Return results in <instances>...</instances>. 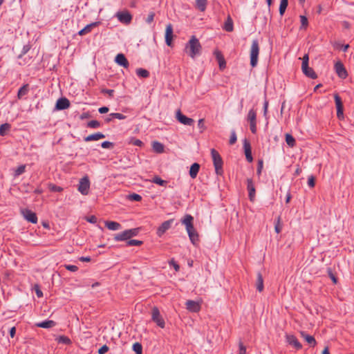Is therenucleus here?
I'll return each instance as SVG.
<instances>
[{
    "mask_svg": "<svg viewBox=\"0 0 354 354\" xmlns=\"http://www.w3.org/2000/svg\"><path fill=\"white\" fill-rule=\"evenodd\" d=\"M202 46L198 39L194 36H192L191 39L186 44L185 51L192 58H195L196 56L199 55L201 53Z\"/></svg>",
    "mask_w": 354,
    "mask_h": 354,
    "instance_id": "1",
    "label": "nucleus"
},
{
    "mask_svg": "<svg viewBox=\"0 0 354 354\" xmlns=\"http://www.w3.org/2000/svg\"><path fill=\"white\" fill-rule=\"evenodd\" d=\"M211 156L213 164L215 168V172L217 175L221 176L223 174V161L219 153L214 149H211Z\"/></svg>",
    "mask_w": 354,
    "mask_h": 354,
    "instance_id": "2",
    "label": "nucleus"
},
{
    "mask_svg": "<svg viewBox=\"0 0 354 354\" xmlns=\"http://www.w3.org/2000/svg\"><path fill=\"white\" fill-rule=\"evenodd\" d=\"M259 54V45L257 39L252 42L250 48V65L252 68L257 66L258 64V57Z\"/></svg>",
    "mask_w": 354,
    "mask_h": 354,
    "instance_id": "3",
    "label": "nucleus"
},
{
    "mask_svg": "<svg viewBox=\"0 0 354 354\" xmlns=\"http://www.w3.org/2000/svg\"><path fill=\"white\" fill-rule=\"evenodd\" d=\"M151 319L153 322H156L159 327L162 328H165V321L161 317L160 311L157 307H153L152 309Z\"/></svg>",
    "mask_w": 354,
    "mask_h": 354,
    "instance_id": "4",
    "label": "nucleus"
},
{
    "mask_svg": "<svg viewBox=\"0 0 354 354\" xmlns=\"http://www.w3.org/2000/svg\"><path fill=\"white\" fill-rule=\"evenodd\" d=\"M90 182L87 176H84V178L80 179L78 186V190L82 194L86 195L88 192Z\"/></svg>",
    "mask_w": 354,
    "mask_h": 354,
    "instance_id": "5",
    "label": "nucleus"
},
{
    "mask_svg": "<svg viewBox=\"0 0 354 354\" xmlns=\"http://www.w3.org/2000/svg\"><path fill=\"white\" fill-rule=\"evenodd\" d=\"M334 99L337 109V116L339 119H342L344 118V106L342 99L337 93L334 95Z\"/></svg>",
    "mask_w": 354,
    "mask_h": 354,
    "instance_id": "6",
    "label": "nucleus"
},
{
    "mask_svg": "<svg viewBox=\"0 0 354 354\" xmlns=\"http://www.w3.org/2000/svg\"><path fill=\"white\" fill-rule=\"evenodd\" d=\"M116 17L121 23L124 24H129L132 20V15L129 11L118 12Z\"/></svg>",
    "mask_w": 354,
    "mask_h": 354,
    "instance_id": "7",
    "label": "nucleus"
},
{
    "mask_svg": "<svg viewBox=\"0 0 354 354\" xmlns=\"http://www.w3.org/2000/svg\"><path fill=\"white\" fill-rule=\"evenodd\" d=\"M176 119L180 123L185 125L192 126L194 123V120L192 118L183 115L180 110L176 111Z\"/></svg>",
    "mask_w": 354,
    "mask_h": 354,
    "instance_id": "8",
    "label": "nucleus"
},
{
    "mask_svg": "<svg viewBox=\"0 0 354 354\" xmlns=\"http://www.w3.org/2000/svg\"><path fill=\"white\" fill-rule=\"evenodd\" d=\"M335 69L336 73L340 78L346 79L347 77L348 73H347L344 64L342 62H337V63H335Z\"/></svg>",
    "mask_w": 354,
    "mask_h": 354,
    "instance_id": "9",
    "label": "nucleus"
},
{
    "mask_svg": "<svg viewBox=\"0 0 354 354\" xmlns=\"http://www.w3.org/2000/svg\"><path fill=\"white\" fill-rule=\"evenodd\" d=\"M173 221V219H169L163 222L157 230V235L159 237L162 236L165 233V232L171 227Z\"/></svg>",
    "mask_w": 354,
    "mask_h": 354,
    "instance_id": "10",
    "label": "nucleus"
},
{
    "mask_svg": "<svg viewBox=\"0 0 354 354\" xmlns=\"http://www.w3.org/2000/svg\"><path fill=\"white\" fill-rule=\"evenodd\" d=\"M23 216L24 218L28 221L32 223H37V216L35 212L32 211L25 209L21 211Z\"/></svg>",
    "mask_w": 354,
    "mask_h": 354,
    "instance_id": "11",
    "label": "nucleus"
},
{
    "mask_svg": "<svg viewBox=\"0 0 354 354\" xmlns=\"http://www.w3.org/2000/svg\"><path fill=\"white\" fill-rule=\"evenodd\" d=\"M247 189L248 191V197L250 201H254L255 198L256 189L252 179H247Z\"/></svg>",
    "mask_w": 354,
    "mask_h": 354,
    "instance_id": "12",
    "label": "nucleus"
},
{
    "mask_svg": "<svg viewBox=\"0 0 354 354\" xmlns=\"http://www.w3.org/2000/svg\"><path fill=\"white\" fill-rule=\"evenodd\" d=\"M173 27L171 24H169L165 30V43L168 46H171L173 39Z\"/></svg>",
    "mask_w": 354,
    "mask_h": 354,
    "instance_id": "13",
    "label": "nucleus"
},
{
    "mask_svg": "<svg viewBox=\"0 0 354 354\" xmlns=\"http://www.w3.org/2000/svg\"><path fill=\"white\" fill-rule=\"evenodd\" d=\"M70 106V102L66 97H61L56 102L55 109L57 110H64Z\"/></svg>",
    "mask_w": 354,
    "mask_h": 354,
    "instance_id": "14",
    "label": "nucleus"
},
{
    "mask_svg": "<svg viewBox=\"0 0 354 354\" xmlns=\"http://www.w3.org/2000/svg\"><path fill=\"white\" fill-rule=\"evenodd\" d=\"M115 62L119 66H123L125 68H127L129 66V61L122 53H119L115 56Z\"/></svg>",
    "mask_w": 354,
    "mask_h": 354,
    "instance_id": "15",
    "label": "nucleus"
},
{
    "mask_svg": "<svg viewBox=\"0 0 354 354\" xmlns=\"http://www.w3.org/2000/svg\"><path fill=\"white\" fill-rule=\"evenodd\" d=\"M286 341L297 350H299L302 348L301 343L297 340L296 337L292 335H286Z\"/></svg>",
    "mask_w": 354,
    "mask_h": 354,
    "instance_id": "16",
    "label": "nucleus"
},
{
    "mask_svg": "<svg viewBox=\"0 0 354 354\" xmlns=\"http://www.w3.org/2000/svg\"><path fill=\"white\" fill-rule=\"evenodd\" d=\"M243 148L245 151V155L246 160L249 162H252L253 160V158L252 156V150H251V146L250 142L245 139L243 142Z\"/></svg>",
    "mask_w": 354,
    "mask_h": 354,
    "instance_id": "17",
    "label": "nucleus"
},
{
    "mask_svg": "<svg viewBox=\"0 0 354 354\" xmlns=\"http://www.w3.org/2000/svg\"><path fill=\"white\" fill-rule=\"evenodd\" d=\"M100 24V21L93 22L90 24L86 25L83 29L78 32V35L80 36L84 35L91 32L92 29L97 27Z\"/></svg>",
    "mask_w": 354,
    "mask_h": 354,
    "instance_id": "18",
    "label": "nucleus"
},
{
    "mask_svg": "<svg viewBox=\"0 0 354 354\" xmlns=\"http://www.w3.org/2000/svg\"><path fill=\"white\" fill-rule=\"evenodd\" d=\"M186 306L187 310L194 313H197L201 309L200 304L193 300H187L186 301Z\"/></svg>",
    "mask_w": 354,
    "mask_h": 354,
    "instance_id": "19",
    "label": "nucleus"
},
{
    "mask_svg": "<svg viewBox=\"0 0 354 354\" xmlns=\"http://www.w3.org/2000/svg\"><path fill=\"white\" fill-rule=\"evenodd\" d=\"M214 55L218 63L219 68L221 70H223L226 67V62L223 55H222L221 52L218 50H216L214 52Z\"/></svg>",
    "mask_w": 354,
    "mask_h": 354,
    "instance_id": "20",
    "label": "nucleus"
},
{
    "mask_svg": "<svg viewBox=\"0 0 354 354\" xmlns=\"http://www.w3.org/2000/svg\"><path fill=\"white\" fill-rule=\"evenodd\" d=\"M105 138V135L101 132H97L93 134H91L86 137H84V140L85 142H91L94 140H98Z\"/></svg>",
    "mask_w": 354,
    "mask_h": 354,
    "instance_id": "21",
    "label": "nucleus"
},
{
    "mask_svg": "<svg viewBox=\"0 0 354 354\" xmlns=\"http://www.w3.org/2000/svg\"><path fill=\"white\" fill-rule=\"evenodd\" d=\"M301 336L310 344V346H315L317 344L315 337L312 335L307 334L304 331L300 332Z\"/></svg>",
    "mask_w": 354,
    "mask_h": 354,
    "instance_id": "22",
    "label": "nucleus"
},
{
    "mask_svg": "<svg viewBox=\"0 0 354 354\" xmlns=\"http://www.w3.org/2000/svg\"><path fill=\"white\" fill-rule=\"evenodd\" d=\"M56 325L55 322L53 320H45L41 322H39L35 324L37 327L43 328H50L54 327Z\"/></svg>",
    "mask_w": 354,
    "mask_h": 354,
    "instance_id": "23",
    "label": "nucleus"
},
{
    "mask_svg": "<svg viewBox=\"0 0 354 354\" xmlns=\"http://www.w3.org/2000/svg\"><path fill=\"white\" fill-rule=\"evenodd\" d=\"M129 239H130V238H129L127 230H126L119 234H115L114 236V240L115 241H127Z\"/></svg>",
    "mask_w": 354,
    "mask_h": 354,
    "instance_id": "24",
    "label": "nucleus"
},
{
    "mask_svg": "<svg viewBox=\"0 0 354 354\" xmlns=\"http://www.w3.org/2000/svg\"><path fill=\"white\" fill-rule=\"evenodd\" d=\"M200 169V165L197 162L193 163L189 169V176L192 178H195Z\"/></svg>",
    "mask_w": 354,
    "mask_h": 354,
    "instance_id": "25",
    "label": "nucleus"
},
{
    "mask_svg": "<svg viewBox=\"0 0 354 354\" xmlns=\"http://www.w3.org/2000/svg\"><path fill=\"white\" fill-rule=\"evenodd\" d=\"M303 73L304 75L311 79H316L317 75L316 73L312 68H310L308 66L306 68H301Z\"/></svg>",
    "mask_w": 354,
    "mask_h": 354,
    "instance_id": "26",
    "label": "nucleus"
},
{
    "mask_svg": "<svg viewBox=\"0 0 354 354\" xmlns=\"http://www.w3.org/2000/svg\"><path fill=\"white\" fill-rule=\"evenodd\" d=\"M105 226L110 230H118L121 228V225L115 221H105Z\"/></svg>",
    "mask_w": 354,
    "mask_h": 354,
    "instance_id": "27",
    "label": "nucleus"
},
{
    "mask_svg": "<svg viewBox=\"0 0 354 354\" xmlns=\"http://www.w3.org/2000/svg\"><path fill=\"white\" fill-rule=\"evenodd\" d=\"M164 148H165L164 145L158 141H153L152 142V149L155 152H156L158 153H163Z\"/></svg>",
    "mask_w": 354,
    "mask_h": 354,
    "instance_id": "28",
    "label": "nucleus"
},
{
    "mask_svg": "<svg viewBox=\"0 0 354 354\" xmlns=\"http://www.w3.org/2000/svg\"><path fill=\"white\" fill-rule=\"evenodd\" d=\"M263 279L262 274L260 272H258L256 282V288L259 292H261L263 291Z\"/></svg>",
    "mask_w": 354,
    "mask_h": 354,
    "instance_id": "29",
    "label": "nucleus"
},
{
    "mask_svg": "<svg viewBox=\"0 0 354 354\" xmlns=\"http://www.w3.org/2000/svg\"><path fill=\"white\" fill-rule=\"evenodd\" d=\"M207 0H196L195 7L201 12H204L206 9Z\"/></svg>",
    "mask_w": 354,
    "mask_h": 354,
    "instance_id": "30",
    "label": "nucleus"
},
{
    "mask_svg": "<svg viewBox=\"0 0 354 354\" xmlns=\"http://www.w3.org/2000/svg\"><path fill=\"white\" fill-rule=\"evenodd\" d=\"M55 340L58 344H62L65 345H70L72 343L70 338L65 335H59L55 338Z\"/></svg>",
    "mask_w": 354,
    "mask_h": 354,
    "instance_id": "31",
    "label": "nucleus"
},
{
    "mask_svg": "<svg viewBox=\"0 0 354 354\" xmlns=\"http://www.w3.org/2000/svg\"><path fill=\"white\" fill-rule=\"evenodd\" d=\"M29 91V86L28 84H24L23 86H21L17 93V97L19 99H21L23 96L28 94Z\"/></svg>",
    "mask_w": 354,
    "mask_h": 354,
    "instance_id": "32",
    "label": "nucleus"
},
{
    "mask_svg": "<svg viewBox=\"0 0 354 354\" xmlns=\"http://www.w3.org/2000/svg\"><path fill=\"white\" fill-rule=\"evenodd\" d=\"M11 129V124L9 123H4L0 125V136H4L7 134Z\"/></svg>",
    "mask_w": 354,
    "mask_h": 354,
    "instance_id": "33",
    "label": "nucleus"
},
{
    "mask_svg": "<svg viewBox=\"0 0 354 354\" xmlns=\"http://www.w3.org/2000/svg\"><path fill=\"white\" fill-rule=\"evenodd\" d=\"M194 217L190 214H186L182 219L181 223L187 226H189L193 224Z\"/></svg>",
    "mask_w": 354,
    "mask_h": 354,
    "instance_id": "34",
    "label": "nucleus"
},
{
    "mask_svg": "<svg viewBox=\"0 0 354 354\" xmlns=\"http://www.w3.org/2000/svg\"><path fill=\"white\" fill-rule=\"evenodd\" d=\"M223 28L227 32H232L233 30L234 26H233V21L230 17H228L227 20L225 21L224 24Z\"/></svg>",
    "mask_w": 354,
    "mask_h": 354,
    "instance_id": "35",
    "label": "nucleus"
},
{
    "mask_svg": "<svg viewBox=\"0 0 354 354\" xmlns=\"http://www.w3.org/2000/svg\"><path fill=\"white\" fill-rule=\"evenodd\" d=\"M288 0H281L280 5H279V14L281 16H283L285 13V11L288 7Z\"/></svg>",
    "mask_w": 354,
    "mask_h": 354,
    "instance_id": "36",
    "label": "nucleus"
},
{
    "mask_svg": "<svg viewBox=\"0 0 354 354\" xmlns=\"http://www.w3.org/2000/svg\"><path fill=\"white\" fill-rule=\"evenodd\" d=\"M136 75L142 78H147L149 76V72L142 68H139L136 70Z\"/></svg>",
    "mask_w": 354,
    "mask_h": 354,
    "instance_id": "37",
    "label": "nucleus"
},
{
    "mask_svg": "<svg viewBox=\"0 0 354 354\" xmlns=\"http://www.w3.org/2000/svg\"><path fill=\"white\" fill-rule=\"evenodd\" d=\"M286 142L287 145L291 147H294L296 144L295 139L289 133L286 134Z\"/></svg>",
    "mask_w": 354,
    "mask_h": 354,
    "instance_id": "38",
    "label": "nucleus"
},
{
    "mask_svg": "<svg viewBox=\"0 0 354 354\" xmlns=\"http://www.w3.org/2000/svg\"><path fill=\"white\" fill-rule=\"evenodd\" d=\"M248 120L250 123L257 122V114L254 110L250 109L248 114Z\"/></svg>",
    "mask_w": 354,
    "mask_h": 354,
    "instance_id": "39",
    "label": "nucleus"
},
{
    "mask_svg": "<svg viewBox=\"0 0 354 354\" xmlns=\"http://www.w3.org/2000/svg\"><path fill=\"white\" fill-rule=\"evenodd\" d=\"M300 21L301 26L299 28L300 30H306L308 26V21L306 16L300 15Z\"/></svg>",
    "mask_w": 354,
    "mask_h": 354,
    "instance_id": "40",
    "label": "nucleus"
},
{
    "mask_svg": "<svg viewBox=\"0 0 354 354\" xmlns=\"http://www.w3.org/2000/svg\"><path fill=\"white\" fill-rule=\"evenodd\" d=\"M188 236H189V238L191 242L194 245H196V242L198 241V234L197 232L196 231V230L194 232L189 233Z\"/></svg>",
    "mask_w": 354,
    "mask_h": 354,
    "instance_id": "41",
    "label": "nucleus"
},
{
    "mask_svg": "<svg viewBox=\"0 0 354 354\" xmlns=\"http://www.w3.org/2000/svg\"><path fill=\"white\" fill-rule=\"evenodd\" d=\"M151 182L155 183V184H157V185H159L160 186H166L167 184V181L166 180H164L162 179H161L159 176H154L152 180H151Z\"/></svg>",
    "mask_w": 354,
    "mask_h": 354,
    "instance_id": "42",
    "label": "nucleus"
},
{
    "mask_svg": "<svg viewBox=\"0 0 354 354\" xmlns=\"http://www.w3.org/2000/svg\"><path fill=\"white\" fill-rule=\"evenodd\" d=\"M132 349L136 354H142V346L139 342H135L133 344Z\"/></svg>",
    "mask_w": 354,
    "mask_h": 354,
    "instance_id": "43",
    "label": "nucleus"
},
{
    "mask_svg": "<svg viewBox=\"0 0 354 354\" xmlns=\"http://www.w3.org/2000/svg\"><path fill=\"white\" fill-rule=\"evenodd\" d=\"M25 171H26V165H21L15 170L14 176L15 177L19 176L21 175L22 174H24L25 172Z\"/></svg>",
    "mask_w": 354,
    "mask_h": 354,
    "instance_id": "44",
    "label": "nucleus"
},
{
    "mask_svg": "<svg viewBox=\"0 0 354 354\" xmlns=\"http://www.w3.org/2000/svg\"><path fill=\"white\" fill-rule=\"evenodd\" d=\"M327 273H328L330 279L333 282V283L336 284L337 283V278L336 277V276L335 275V274L333 273V272L332 271V269L330 268H327Z\"/></svg>",
    "mask_w": 354,
    "mask_h": 354,
    "instance_id": "45",
    "label": "nucleus"
},
{
    "mask_svg": "<svg viewBox=\"0 0 354 354\" xmlns=\"http://www.w3.org/2000/svg\"><path fill=\"white\" fill-rule=\"evenodd\" d=\"M87 127L92 129H97L100 127V123L97 120H91L87 123Z\"/></svg>",
    "mask_w": 354,
    "mask_h": 354,
    "instance_id": "46",
    "label": "nucleus"
},
{
    "mask_svg": "<svg viewBox=\"0 0 354 354\" xmlns=\"http://www.w3.org/2000/svg\"><path fill=\"white\" fill-rule=\"evenodd\" d=\"M127 232L129 233V238L131 239V238L136 236L138 234V233L140 232V228L137 227V228L129 229V230H127Z\"/></svg>",
    "mask_w": 354,
    "mask_h": 354,
    "instance_id": "47",
    "label": "nucleus"
},
{
    "mask_svg": "<svg viewBox=\"0 0 354 354\" xmlns=\"http://www.w3.org/2000/svg\"><path fill=\"white\" fill-rule=\"evenodd\" d=\"M48 188L51 192H60L63 190L62 187L51 183L48 185Z\"/></svg>",
    "mask_w": 354,
    "mask_h": 354,
    "instance_id": "48",
    "label": "nucleus"
},
{
    "mask_svg": "<svg viewBox=\"0 0 354 354\" xmlns=\"http://www.w3.org/2000/svg\"><path fill=\"white\" fill-rule=\"evenodd\" d=\"M128 198L129 200L133 201H140L142 200V196L136 193L129 194Z\"/></svg>",
    "mask_w": 354,
    "mask_h": 354,
    "instance_id": "49",
    "label": "nucleus"
},
{
    "mask_svg": "<svg viewBox=\"0 0 354 354\" xmlns=\"http://www.w3.org/2000/svg\"><path fill=\"white\" fill-rule=\"evenodd\" d=\"M142 243H142V241H138V240H135V239H129L127 242V245H129V246H131V245L139 246V245H141Z\"/></svg>",
    "mask_w": 354,
    "mask_h": 354,
    "instance_id": "50",
    "label": "nucleus"
},
{
    "mask_svg": "<svg viewBox=\"0 0 354 354\" xmlns=\"http://www.w3.org/2000/svg\"><path fill=\"white\" fill-rule=\"evenodd\" d=\"M109 116L113 118H116L118 120H124L127 118L126 115H124L122 113H112L109 114Z\"/></svg>",
    "mask_w": 354,
    "mask_h": 354,
    "instance_id": "51",
    "label": "nucleus"
},
{
    "mask_svg": "<svg viewBox=\"0 0 354 354\" xmlns=\"http://www.w3.org/2000/svg\"><path fill=\"white\" fill-rule=\"evenodd\" d=\"M263 167V160L260 159L258 160L257 174L259 176Z\"/></svg>",
    "mask_w": 354,
    "mask_h": 354,
    "instance_id": "52",
    "label": "nucleus"
},
{
    "mask_svg": "<svg viewBox=\"0 0 354 354\" xmlns=\"http://www.w3.org/2000/svg\"><path fill=\"white\" fill-rule=\"evenodd\" d=\"M33 289L35 290V293H36L37 297L41 298V297H43V292L41 290L40 287H39V286L38 284H35L34 287H33Z\"/></svg>",
    "mask_w": 354,
    "mask_h": 354,
    "instance_id": "53",
    "label": "nucleus"
},
{
    "mask_svg": "<svg viewBox=\"0 0 354 354\" xmlns=\"http://www.w3.org/2000/svg\"><path fill=\"white\" fill-rule=\"evenodd\" d=\"M114 146V144L113 142H111L109 141H104L102 142L101 147L104 149H111Z\"/></svg>",
    "mask_w": 354,
    "mask_h": 354,
    "instance_id": "54",
    "label": "nucleus"
},
{
    "mask_svg": "<svg viewBox=\"0 0 354 354\" xmlns=\"http://www.w3.org/2000/svg\"><path fill=\"white\" fill-rule=\"evenodd\" d=\"M309 57L308 54H305L302 58L301 68H306L308 66Z\"/></svg>",
    "mask_w": 354,
    "mask_h": 354,
    "instance_id": "55",
    "label": "nucleus"
},
{
    "mask_svg": "<svg viewBox=\"0 0 354 354\" xmlns=\"http://www.w3.org/2000/svg\"><path fill=\"white\" fill-rule=\"evenodd\" d=\"M237 140L236 134L234 131L231 133L230 138L229 140L230 145H234Z\"/></svg>",
    "mask_w": 354,
    "mask_h": 354,
    "instance_id": "56",
    "label": "nucleus"
},
{
    "mask_svg": "<svg viewBox=\"0 0 354 354\" xmlns=\"http://www.w3.org/2000/svg\"><path fill=\"white\" fill-rule=\"evenodd\" d=\"M86 221L90 223H96L97 221V217L94 215H92V216H86L85 218Z\"/></svg>",
    "mask_w": 354,
    "mask_h": 354,
    "instance_id": "57",
    "label": "nucleus"
},
{
    "mask_svg": "<svg viewBox=\"0 0 354 354\" xmlns=\"http://www.w3.org/2000/svg\"><path fill=\"white\" fill-rule=\"evenodd\" d=\"M131 143L133 145L138 147H142L143 145V142L140 140L136 138H132L131 140Z\"/></svg>",
    "mask_w": 354,
    "mask_h": 354,
    "instance_id": "58",
    "label": "nucleus"
},
{
    "mask_svg": "<svg viewBox=\"0 0 354 354\" xmlns=\"http://www.w3.org/2000/svg\"><path fill=\"white\" fill-rule=\"evenodd\" d=\"M65 268L71 272H76L78 270V267L74 265H65Z\"/></svg>",
    "mask_w": 354,
    "mask_h": 354,
    "instance_id": "59",
    "label": "nucleus"
},
{
    "mask_svg": "<svg viewBox=\"0 0 354 354\" xmlns=\"http://www.w3.org/2000/svg\"><path fill=\"white\" fill-rule=\"evenodd\" d=\"M155 13L153 12H150L149 14L148 15V17L146 19V22L147 24H151L153 21Z\"/></svg>",
    "mask_w": 354,
    "mask_h": 354,
    "instance_id": "60",
    "label": "nucleus"
},
{
    "mask_svg": "<svg viewBox=\"0 0 354 354\" xmlns=\"http://www.w3.org/2000/svg\"><path fill=\"white\" fill-rule=\"evenodd\" d=\"M239 354H245L246 353V347L243 345V344L240 342L239 344Z\"/></svg>",
    "mask_w": 354,
    "mask_h": 354,
    "instance_id": "61",
    "label": "nucleus"
},
{
    "mask_svg": "<svg viewBox=\"0 0 354 354\" xmlns=\"http://www.w3.org/2000/svg\"><path fill=\"white\" fill-rule=\"evenodd\" d=\"M109 347L106 345H103L98 349V354H105L109 351Z\"/></svg>",
    "mask_w": 354,
    "mask_h": 354,
    "instance_id": "62",
    "label": "nucleus"
},
{
    "mask_svg": "<svg viewBox=\"0 0 354 354\" xmlns=\"http://www.w3.org/2000/svg\"><path fill=\"white\" fill-rule=\"evenodd\" d=\"M30 48V47L29 45L24 46L21 53L18 56V57L21 58L24 55H25L26 53H27L28 52Z\"/></svg>",
    "mask_w": 354,
    "mask_h": 354,
    "instance_id": "63",
    "label": "nucleus"
},
{
    "mask_svg": "<svg viewBox=\"0 0 354 354\" xmlns=\"http://www.w3.org/2000/svg\"><path fill=\"white\" fill-rule=\"evenodd\" d=\"M308 185L310 187H315V178L313 176H310L308 179Z\"/></svg>",
    "mask_w": 354,
    "mask_h": 354,
    "instance_id": "64",
    "label": "nucleus"
}]
</instances>
